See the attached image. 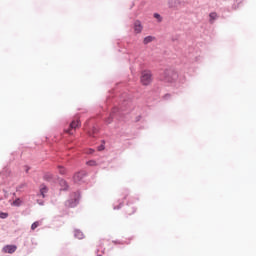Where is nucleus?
Segmentation results:
<instances>
[{
    "mask_svg": "<svg viewBox=\"0 0 256 256\" xmlns=\"http://www.w3.org/2000/svg\"><path fill=\"white\" fill-rule=\"evenodd\" d=\"M152 81H153V74H151V71L144 70L141 72V76H140L141 85H144L145 87H147L148 85H151Z\"/></svg>",
    "mask_w": 256,
    "mask_h": 256,
    "instance_id": "1",
    "label": "nucleus"
},
{
    "mask_svg": "<svg viewBox=\"0 0 256 256\" xmlns=\"http://www.w3.org/2000/svg\"><path fill=\"white\" fill-rule=\"evenodd\" d=\"M128 215H133L135 213V209L131 208V210H128Z\"/></svg>",
    "mask_w": 256,
    "mask_h": 256,
    "instance_id": "15",
    "label": "nucleus"
},
{
    "mask_svg": "<svg viewBox=\"0 0 256 256\" xmlns=\"http://www.w3.org/2000/svg\"><path fill=\"white\" fill-rule=\"evenodd\" d=\"M41 225V221H36L31 225V230L35 231L37 229V227H39Z\"/></svg>",
    "mask_w": 256,
    "mask_h": 256,
    "instance_id": "7",
    "label": "nucleus"
},
{
    "mask_svg": "<svg viewBox=\"0 0 256 256\" xmlns=\"http://www.w3.org/2000/svg\"><path fill=\"white\" fill-rule=\"evenodd\" d=\"M209 17H210V21H215V19H217V14L215 12H212L210 13Z\"/></svg>",
    "mask_w": 256,
    "mask_h": 256,
    "instance_id": "10",
    "label": "nucleus"
},
{
    "mask_svg": "<svg viewBox=\"0 0 256 256\" xmlns=\"http://www.w3.org/2000/svg\"><path fill=\"white\" fill-rule=\"evenodd\" d=\"M87 165H90V167H95V165H97V162L91 160V161L87 162Z\"/></svg>",
    "mask_w": 256,
    "mask_h": 256,
    "instance_id": "12",
    "label": "nucleus"
},
{
    "mask_svg": "<svg viewBox=\"0 0 256 256\" xmlns=\"http://www.w3.org/2000/svg\"><path fill=\"white\" fill-rule=\"evenodd\" d=\"M81 179H83V173L82 172H78L74 175V182L75 183H79V181H81Z\"/></svg>",
    "mask_w": 256,
    "mask_h": 256,
    "instance_id": "5",
    "label": "nucleus"
},
{
    "mask_svg": "<svg viewBox=\"0 0 256 256\" xmlns=\"http://www.w3.org/2000/svg\"><path fill=\"white\" fill-rule=\"evenodd\" d=\"M113 120L111 119V118H109L108 120H107V123H111Z\"/></svg>",
    "mask_w": 256,
    "mask_h": 256,
    "instance_id": "16",
    "label": "nucleus"
},
{
    "mask_svg": "<svg viewBox=\"0 0 256 256\" xmlns=\"http://www.w3.org/2000/svg\"><path fill=\"white\" fill-rule=\"evenodd\" d=\"M151 41H153V37L152 36H147L146 38H144V45H147L149 43H151Z\"/></svg>",
    "mask_w": 256,
    "mask_h": 256,
    "instance_id": "8",
    "label": "nucleus"
},
{
    "mask_svg": "<svg viewBox=\"0 0 256 256\" xmlns=\"http://www.w3.org/2000/svg\"><path fill=\"white\" fill-rule=\"evenodd\" d=\"M74 235H75L76 239H83V237H84L83 232H81L79 230H76Z\"/></svg>",
    "mask_w": 256,
    "mask_h": 256,
    "instance_id": "6",
    "label": "nucleus"
},
{
    "mask_svg": "<svg viewBox=\"0 0 256 256\" xmlns=\"http://www.w3.org/2000/svg\"><path fill=\"white\" fill-rule=\"evenodd\" d=\"M134 31L135 33H141V31H143V25L141 24V21L136 20L134 22Z\"/></svg>",
    "mask_w": 256,
    "mask_h": 256,
    "instance_id": "4",
    "label": "nucleus"
},
{
    "mask_svg": "<svg viewBox=\"0 0 256 256\" xmlns=\"http://www.w3.org/2000/svg\"><path fill=\"white\" fill-rule=\"evenodd\" d=\"M79 127H81V121L79 119L73 120L70 123V128L66 130V133H68V135H73V131H75L76 129H79Z\"/></svg>",
    "mask_w": 256,
    "mask_h": 256,
    "instance_id": "2",
    "label": "nucleus"
},
{
    "mask_svg": "<svg viewBox=\"0 0 256 256\" xmlns=\"http://www.w3.org/2000/svg\"><path fill=\"white\" fill-rule=\"evenodd\" d=\"M154 18L158 19V21H161V15H159L157 13L154 14Z\"/></svg>",
    "mask_w": 256,
    "mask_h": 256,
    "instance_id": "14",
    "label": "nucleus"
},
{
    "mask_svg": "<svg viewBox=\"0 0 256 256\" xmlns=\"http://www.w3.org/2000/svg\"><path fill=\"white\" fill-rule=\"evenodd\" d=\"M3 251H4V253H9V254L15 253V251H17V246L6 245L3 247Z\"/></svg>",
    "mask_w": 256,
    "mask_h": 256,
    "instance_id": "3",
    "label": "nucleus"
},
{
    "mask_svg": "<svg viewBox=\"0 0 256 256\" xmlns=\"http://www.w3.org/2000/svg\"><path fill=\"white\" fill-rule=\"evenodd\" d=\"M58 171L60 175H65V173H67V170L63 166H58Z\"/></svg>",
    "mask_w": 256,
    "mask_h": 256,
    "instance_id": "9",
    "label": "nucleus"
},
{
    "mask_svg": "<svg viewBox=\"0 0 256 256\" xmlns=\"http://www.w3.org/2000/svg\"><path fill=\"white\" fill-rule=\"evenodd\" d=\"M40 193H41L42 197H45V193H47V187L42 186V188L40 189Z\"/></svg>",
    "mask_w": 256,
    "mask_h": 256,
    "instance_id": "11",
    "label": "nucleus"
},
{
    "mask_svg": "<svg viewBox=\"0 0 256 256\" xmlns=\"http://www.w3.org/2000/svg\"><path fill=\"white\" fill-rule=\"evenodd\" d=\"M90 153H93V150H91Z\"/></svg>",
    "mask_w": 256,
    "mask_h": 256,
    "instance_id": "17",
    "label": "nucleus"
},
{
    "mask_svg": "<svg viewBox=\"0 0 256 256\" xmlns=\"http://www.w3.org/2000/svg\"><path fill=\"white\" fill-rule=\"evenodd\" d=\"M8 214L7 213H0V219H7Z\"/></svg>",
    "mask_w": 256,
    "mask_h": 256,
    "instance_id": "13",
    "label": "nucleus"
}]
</instances>
